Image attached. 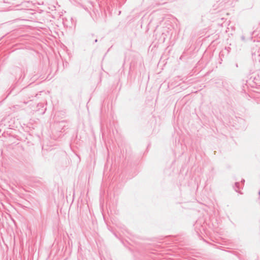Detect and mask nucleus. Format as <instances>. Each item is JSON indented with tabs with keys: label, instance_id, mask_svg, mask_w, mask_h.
I'll list each match as a JSON object with an SVG mask.
<instances>
[{
	"label": "nucleus",
	"instance_id": "nucleus-1",
	"mask_svg": "<svg viewBox=\"0 0 260 260\" xmlns=\"http://www.w3.org/2000/svg\"><path fill=\"white\" fill-rule=\"evenodd\" d=\"M239 185H240V183L239 182H236L235 186H234V189L236 191H237L241 194H242V192H241L240 191L238 190V189H239L240 188V187Z\"/></svg>",
	"mask_w": 260,
	"mask_h": 260
},
{
	"label": "nucleus",
	"instance_id": "nucleus-2",
	"mask_svg": "<svg viewBox=\"0 0 260 260\" xmlns=\"http://www.w3.org/2000/svg\"><path fill=\"white\" fill-rule=\"evenodd\" d=\"M244 181H245V180H244V179H243V180H242V182H244Z\"/></svg>",
	"mask_w": 260,
	"mask_h": 260
},
{
	"label": "nucleus",
	"instance_id": "nucleus-3",
	"mask_svg": "<svg viewBox=\"0 0 260 260\" xmlns=\"http://www.w3.org/2000/svg\"><path fill=\"white\" fill-rule=\"evenodd\" d=\"M259 196H260V190H259Z\"/></svg>",
	"mask_w": 260,
	"mask_h": 260
}]
</instances>
